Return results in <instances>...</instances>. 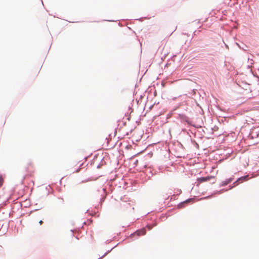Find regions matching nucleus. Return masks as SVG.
Listing matches in <instances>:
<instances>
[{
    "label": "nucleus",
    "instance_id": "obj_5",
    "mask_svg": "<svg viewBox=\"0 0 259 259\" xmlns=\"http://www.w3.org/2000/svg\"><path fill=\"white\" fill-rule=\"evenodd\" d=\"M4 182V177L0 175V188L3 186Z\"/></svg>",
    "mask_w": 259,
    "mask_h": 259
},
{
    "label": "nucleus",
    "instance_id": "obj_4",
    "mask_svg": "<svg viewBox=\"0 0 259 259\" xmlns=\"http://www.w3.org/2000/svg\"><path fill=\"white\" fill-rule=\"evenodd\" d=\"M248 176H244V177H242L240 178H239L238 179V180L235 182L237 183V182H239L240 181H246L247 180V178H248Z\"/></svg>",
    "mask_w": 259,
    "mask_h": 259
},
{
    "label": "nucleus",
    "instance_id": "obj_3",
    "mask_svg": "<svg viewBox=\"0 0 259 259\" xmlns=\"http://www.w3.org/2000/svg\"><path fill=\"white\" fill-rule=\"evenodd\" d=\"M232 181H233V178H232L227 179L226 180L223 181L222 182V186H225L228 185V184H229L230 183H231Z\"/></svg>",
    "mask_w": 259,
    "mask_h": 259
},
{
    "label": "nucleus",
    "instance_id": "obj_6",
    "mask_svg": "<svg viewBox=\"0 0 259 259\" xmlns=\"http://www.w3.org/2000/svg\"><path fill=\"white\" fill-rule=\"evenodd\" d=\"M147 227L148 228L149 230H151V227L150 226L147 225Z\"/></svg>",
    "mask_w": 259,
    "mask_h": 259
},
{
    "label": "nucleus",
    "instance_id": "obj_7",
    "mask_svg": "<svg viewBox=\"0 0 259 259\" xmlns=\"http://www.w3.org/2000/svg\"><path fill=\"white\" fill-rule=\"evenodd\" d=\"M191 200V199H188V200H186V201L184 202V203L189 202V201H190Z\"/></svg>",
    "mask_w": 259,
    "mask_h": 259
},
{
    "label": "nucleus",
    "instance_id": "obj_8",
    "mask_svg": "<svg viewBox=\"0 0 259 259\" xmlns=\"http://www.w3.org/2000/svg\"><path fill=\"white\" fill-rule=\"evenodd\" d=\"M39 224H40V225H42V223H43L42 221L40 220V221L39 222Z\"/></svg>",
    "mask_w": 259,
    "mask_h": 259
},
{
    "label": "nucleus",
    "instance_id": "obj_2",
    "mask_svg": "<svg viewBox=\"0 0 259 259\" xmlns=\"http://www.w3.org/2000/svg\"><path fill=\"white\" fill-rule=\"evenodd\" d=\"M136 233L137 234L138 236L144 235L146 234V231L145 228H142L141 230L137 231Z\"/></svg>",
    "mask_w": 259,
    "mask_h": 259
},
{
    "label": "nucleus",
    "instance_id": "obj_1",
    "mask_svg": "<svg viewBox=\"0 0 259 259\" xmlns=\"http://www.w3.org/2000/svg\"><path fill=\"white\" fill-rule=\"evenodd\" d=\"M214 176H208V177H206L199 178L197 179V181L199 183H203V182H206L207 181H209L210 180H211L212 179H214Z\"/></svg>",
    "mask_w": 259,
    "mask_h": 259
}]
</instances>
